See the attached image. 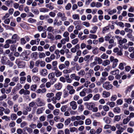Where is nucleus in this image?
I'll return each instance as SVG.
<instances>
[{
	"label": "nucleus",
	"mask_w": 134,
	"mask_h": 134,
	"mask_svg": "<svg viewBox=\"0 0 134 134\" xmlns=\"http://www.w3.org/2000/svg\"><path fill=\"white\" fill-rule=\"evenodd\" d=\"M58 17L60 18L61 20L62 21H65L67 19V17L66 16L65 13L60 12H58L57 14Z\"/></svg>",
	"instance_id": "nucleus-1"
},
{
	"label": "nucleus",
	"mask_w": 134,
	"mask_h": 134,
	"mask_svg": "<svg viewBox=\"0 0 134 134\" xmlns=\"http://www.w3.org/2000/svg\"><path fill=\"white\" fill-rule=\"evenodd\" d=\"M103 87L106 90H109L112 88L113 86L109 82L106 81L103 84Z\"/></svg>",
	"instance_id": "nucleus-2"
},
{
	"label": "nucleus",
	"mask_w": 134,
	"mask_h": 134,
	"mask_svg": "<svg viewBox=\"0 0 134 134\" xmlns=\"http://www.w3.org/2000/svg\"><path fill=\"white\" fill-rule=\"evenodd\" d=\"M110 60L111 62H113V67L115 68L118 65V60L116 58H115L113 56H111L110 57Z\"/></svg>",
	"instance_id": "nucleus-3"
},
{
	"label": "nucleus",
	"mask_w": 134,
	"mask_h": 134,
	"mask_svg": "<svg viewBox=\"0 0 134 134\" xmlns=\"http://www.w3.org/2000/svg\"><path fill=\"white\" fill-rule=\"evenodd\" d=\"M20 57L22 60L26 61H28L29 60L26 51L22 52L20 55Z\"/></svg>",
	"instance_id": "nucleus-4"
},
{
	"label": "nucleus",
	"mask_w": 134,
	"mask_h": 134,
	"mask_svg": "<svg viewBox=\"0 0 134 134\" xmlns=\"http://www.w3.org/2000/svg\"><path fill=\"white\" fill-rule=\"evenodd\" d=\"M70 105L72 110H75L77 108L76 102L74 101L71 102L70 103Z\"/></svg>",
	"instance_id": "nucleus-5"
},
{
	"label": "nucleus",
	"mask_w": 134,
	"mask_h": 134,
	"mask_svg": "<svg viewBox=\"0 0 134 134\" xmlns=\"http://www.w3.org/2000/svg\"><path fill=\"white\" fill-rule=\"evenodd\" d=\"M70 77L72 80H75L76 81H79L80 79V77L79 76H76L75 74H73L70 75Z\"/></svg>",
	"instance_id": "nucleus-6"
},
{
	"label": "nucleus",
	"mask_w": 134,
	"mask_h": 134,
	"mask_svg": "<svg viewBox=\"0 0 134 134\" xmlns=\"http://www.w3.org/2000/svg\"><path fill=\"white\" fill-rule=\"evenodd\" d=\"M54 87L55 89L57 90H60L62 87V84L60 82H58L54 85Z\"/></svg>",
	"instance_id": "nucleus-7"
},
{
	"label": "nucleus",
	"mask_w": 134,
	"mask_h": 134,
	"mask_svg": "<svg viewBox=\"0 0 134 134\" xmlns=\"http://www.w3.org/2000/svg\"><path fill=\"white\" fill-rule=\"evenodd\" d=\"M110 93L106 91H103L102 93V96L104 98L109 97L110 96Z\"/></svg>",
	"instance_id": "nucleus-8"
},
{
	"label": "nucleus",
	"mask_w": 134,
	"mask_h": 134,
	"mask_svg": "<svg viewBox=\"0 0 134 134\" xmlns=\"http://www.w3.org/2000/svg\"><path fill=\"white\" fill-rule=\"evenodd\" d=\"M53 70L55 71L54 73L55 74L56 77H59L62 75V72L58 70V68Z\"/></svg>",
	"instance_id": "nucleus-9"
},
{
	"label": "nucleus",
	"mask_w": 134,
	"mask_h": 134,
	"mask_svg": "<svg viewBox=\"0 0 134 134\" xmlns=\"http://www.w3.org/2000/svg\"><path fill=\"white\" fill-rule=\"evenodd\" d=\"M89 90V91H91V90L89 89H87L86 88H84L83 89V91H81L80 93V95L81 97H84L86 95V93L85 92L87 90Z\"/></svg>",
	"instance_id": "nucleus-10"
},
{
	"label": "nucleus",
	"mask_w": 134,
	"mask_h": 134,
	"mask_svg": "<svg viewBox=\"0 0 134 134\" xmlns=\"http://www.w3.org/2000/svg\"><path fill=\"white\" fill-rule=\"evenodd\" d=\"M46 91L47 90L45 88H43L42 89L40 88L38 89L36 92L37 93H45Z\"/></svg>",
	"instance_id": "nucleus-11"
},
{
	"label": "nucleus",
	"mask_w": 134,
	"mask_h": 134,
	"mask_svg": "<svg viewBox=\"0 0 134 134\" xmlns=\"http://www.w3.org/2000/svg\"><path fill=\"white\" fill-rule=\"evenodd\" d=\"M47 70L45 69L41 70L40 72V74L42 76H45L47 74Z\"/></svg>",
	"instance_id": "nucleus-12"
},
{
	"label": "nucleus",
	"mask_w": 134,
	"mask_h": 134,
	"mask_svg": "<svg viewBox=\"0 0 134 134\" xmlns=\"http://www.w3.org/2000/svg\"><path fill=\"white\" fill-rule=\"evenodd\" d=\"M110 63V61L108 59H106L103 61L102 65L104 66L109 65Z\"/></svg>",
	"instance_id": "nucleus-13"
},
{
	"label": "nucleus",
	"mask_w": 134,
	"mask_h": 134,
	"mask_svg": "<svg viewBox=\"0 0 134 134\" xmlns=\"http://www.w3.org/2000/svg\"><path fill=\"white\" fill-rule=\"evenodd\" d=\"M95 106V104L94 103H89V105H88L87 108L89 110H92Z\"/></svg>",
	"instance_id": "nucleus-14"
},
{
	"label": "nucleus",
	"mask_w": 134,
	"mask_h": 134,
	"mask_svg": "<svg viewBox=\"0 0 134 134\" xmlns=\"http://www.w3.org/2000/svg\"><path fill=\"white\" fill-rule=\"evenodd\" d=\"M69 33L68 31L65 32L63 34V36L64 38L69 40Z\"/></svg>",
	"instance_id": "nucleus-15"
},
{
	"label": "nucleus",
	"mask_w": 134,
	"mask_h": 134,
	"mask_svg": "<svg viewBox=\"0 0 134 134\" xmlns=\"http://www.w3.org/2000/svg\"><path fill=\"white\" fill-rule=\"evenodd\" d=\"M32 79L33 81L35 82H38L40 80V78L35 75L33 76L32 77Z\"/></svg>",
	"instance_id": "nucleus-16"
},
{
	"label": "nucleus",
	"mask_w": 134,
	"mask_h": 134,
	"mask_svg": "<svg viewBox=\"0 0 134 134\" xmlns=\"http://www.w3.org/2000/svg\"><path fill=\"white\" fill-rule=\"evenodd\" d=\"M43 107L38 108L36 110V113L37 114L39 115L43 113Z\"/></svg>",
	"instance_id": "nucleus-17"
},
{
	"label": "nucleus",
	"mask_w": 134,
	"mask_h": 134,
	"mask_svg": "<svg viewBox=\"0 0 134 134\" xmlns=\"http://www.w3.org/2000/svg\"><path fill=\"white\" fill-rule=\"evenodd\" d=\"M19 38V37L16 34H14L12 37V39L14 40L13 41H15V43L16 42L17 40H18Z\"/></svg>",
	"instance_id": "nucleus-18"
},
{
	"label": "nucleus",
	"mask_w": 134,
	"mask_h": 134,
	"mask_svg": "<svg viewBox=\"0 0 134 134\" xmlns=\"http://www.w3.org/2000/svg\"><path fill=\"white\" fill-rule=\"evenodd\" d=\"M57 62L56 61H53L52 62V65L53 67L52 68V69L53 70L58 68L57 67Z\"/></svg>",
	"instance_id": "nucleus-19"
},
{
	"label": "nucleus",
	"mask_w": 134,
	"mask_h": 134,
	"mask_svg": "<svg viewBox=\"0 0 134 134\" xmlns=\"http://www.w3.org/2000/svg\"><path fill=\"white\" fill-rule=\"evenodd\" d=\"M98 28L97 26H94L92 28V29L90 30V32L92 34H95L96 33Z\"/></svg>",
	"instance_id": "nucleus-20"
},
{
	"label": "nucleus",
	"mask_w": 134,
	"mask_h": 134,
	"mask_svg": "<svg viewBox=\"0 0 134 134\" xmlns=\"http://www.w3.org/2000/svg\"><path fill=\"white\" fill-rule=\"evenodd\" d=\"M116 10L115 9H113L112 10L109 9L108 10V14L110 15H112L116 12Z\"/></svg>",
	"instance_id": "nucleus-21"
},
{
	"label": "nucleus",
	"mask_w": 134,
	"mask_h": 134,
	"mask_svg": "<svg viewBox=\"0 0 134 134\" xmlns=\"http://www.w3.org/2000/svg\"><path fill=\"white\" fill-rule=\"evenodd\" d=\"M103 120L104 122L107 124H109L110 122V119L108 117H104L103 119Z\"/></svg>",
	"instance_id": "nucleus-22"
},
{
	"label": "nucleus",
	"mask_w": 134,
	"mask_h": 134,
	"mask_svg": "<svg viewBox=\"0 0 134 134\" xmlns=\"http://www.w3.org/2000/svg\"><path fill=\"white\" fill-rule=\"evenodd\" d=\"M59 50L58 49H56L54 51V53L56 55V58L58 59L60 57V55L59 54Z\"/></svg>",
	"instance_id": "nucleus-23"
},
{
	"label": "nucleus",
	"mask_w": 134,
	"mask_h": 134,
	"mask_svg": "<svg viewBox=\"0 0 134 134\" xmlns=\"http://www.w3.org/2000/svg\"><path fill=\"white\" fill-rule=\"evenodd\" d=\"M100 97V95L99 94H97L93 96V99L94 100H97L99 99Z\"/></svg>",
	"instance_id": "nucleus-24"
},
{
	"label": "nucleus",
	"mask_w": 134,
	"mask_h": 134,
	"mask_svg": "<svg viewBox=\"0 0 134 134\" xmlns=\"http://www.w3.org/2000/svg\"><path fill=\"white\" fill-rule=\"evenodd\" d=\"M119 129H118V130L116 131V134H121L124 130V129L122 127H119Z\"/></svg>",
	"instance_id": "nucleus-25"
},
{
	"label": "nucleus",
	"mask_w": 134,
	"mask_h": 134,
	"mask_svg": "<svg viewBox=\"0 0 134 134\" xmlns=\"http://www.w3.org/2000/svg\"><path fill=\"white\" fill-rule=\"evenodd\" d=\"M25 128L29 134H32L33 132V130L30 127H25Z\"/></svg>",
	"instance_id": "nucleus-26"
},
{
	"label": "nucleus",
	"mask_w": 134,
	"mask_h": 134,
	"mask_svg": "<svg viewBox=\"0 0 134 134\" xmlns=\"http://www.w3.org/2000/svg\"><path fill=\"white\" fill-rule=\"evenodd\" d=\"M39 10L40 12L45 13L48 12L49 10L46 8H40Z\"/></svg>",
	"instance_id": "nucleus-27"
},
{
	"label": "nucleus",
	"mask_w": 134,
	"mask_h": 134,
	"mask_svg": "<svg viewBox=\"0 0 134 134\" xmlns=\"http://www.w3.org/2000/svg\"><path fill=\"white\" fill-rule=\"evenodd\" d=\"M62 94L61 92H58L56 94L55 97L57 98V100H59L61 98V96Z\"/></svg>",
	"instance_id": "nucleus-28"
},
{
	"label": "nucleus",
	"mask_w": 134,
	"mask_h": 134,
	"mask_svg": "<svg viewBox=\"0 0 134 134\" xmlns=\"http://www.w3.org/2000/svg\"><path fill=\"white\" fill-rule=\"evenodd\" d=\"M17 118V115L14 113H13L11 115V118L12 120H15Z\"/></svg>",
	"instance_id": "nucleus-29"
},
{
	"label": "nucleus",
	"mask_w": 134,
	"mask_h": 134,
	"mask_svg": "<svg viewBox=\"0 0 134 134\" xmlns=\"http://www.w3.org/2000/svg\"><path fill=\"white\" fill-rule=\"evenodd\" d=\"M72 18L74 20H79L80 17L77 14H74L72 15Z\"/></svg>",
	"instance_id": "nucleus-30"
},
{
	"label": "nucleus",
	"mask_w": 134,
	"mask_h": 134,
	"mask_svg": "<svg viewBox=\"0 0 134 134\" xmlns=\"http://www.w3.org/2000/svg\"><path fill=\"white\" fill-rule=\"evenodd\" d=\"M68 106L66 105H63L61 108L60 110L61 111L64 112L66 111Z\"/></svg>",
	"instance_id": "nucleus-31"
},
{
	"label": "nucleus",
	"mask_w": 134,
	"mask_h": 134,
	"mask_svg": "<svg viewBox=\"0 0 134 134\" xmlns=\"http://www.w3.org/2000/svg\"><path fill=\"white\" fill-rule=\"evenodd\" d=\"M26 79V77L25 76L21 77L20 78V83L21 84H23L25 82Z\"/></svg>",
	"instance_id": "nucleus-32"
},
{
	"label": "nucleus",
	"mask_w": 134,
	"mask_h": 134,
	"mask_svg": "<svg viewBox=\"0 0 134 134\" xmlns=\"http://www.w3.org/2000/svg\"><path fill=\"white\" fill-rule=\"evenodd\" d=\"M38 105L39 107L44 106L45 105L46 103L43 100H41L38 103Z\"/></svg>",
	"instance_id": "nucleus-33"
},
{
	"label": "nucleus",
	"mask_w": 134,
	"mask_h": 134,
	"mask_svg": "<svg viewBox=\"0 0 134 134\" xmlns=\"http://www.w3.org/2000/svg\"><path fill=\"white\" fill-rule=\"evenodd\" d=\"M78 74L79 75L82 76L85 75V72L84 70H81L78 72Z\"/></svg>",
	"instance_id": "nucleus-34"
},
{
	"label": "nucleus",
	"mask_w": 134,
	"mask_h": 134,
	"mask_svg": "<svg viewBox=\"0 0 134 134\" xmlns=\"http://www.w3.org/2000/svg\"><path fill=\"white\" fill-rule=\"evenodd\" d=\"M46 56L45 53L44 52L39 53V57L40 58H44Z\"/></svg>",
	"instance_id": "nucleus-35"
},
{
	"label": "nucleus",
	"mask_w": 134,
	"mask_h": 134,
	"mask_svg": "<svg viewBox=\"0 0 134 134\" xmlns=\"http://www.w3.org/2000/svg\"><path fill=\"white\" fill-rule=\"evenodd\" d=\"M127 41V40L126 39L123 38L122 40L121 39V40H120L119 44L121 45L123 44L126 43Z\"/></svg>",
	"instance_id": "nucleus-36"
},
{
	"label": "nucleus",
	"mask_w": 134,
	"mask_h": 134,
	"mask_svg": "<svg viewBox=\"0 0 134 134\" xmlns=\"http://www.w3.org/2000/svg\"><path fill=\"white\" fill-rule=\"evenodd\" d=\"M97 64V62H96L94 61L90 64V66L91 68H93Z\"/></svg>",
	"instance_id": "nucleus-37"
},
{
	"label": "nucleus",
	"mask_w": 134,
	"mask_h": 134,
	"mask_svg": "<svg viewBox=\"0 0 134 134\" xmlns=\"http://www.w3.org/2000/svg\"><path fill=\"white\" fill-rule=\"evenodd\" d=\"M115 24H116L117 25L123 28L124 26V24L121 22L115 23Z\"/></svg>",
	"instance_id": "nucleus-38"
},
{
	"label": "nucleus",
	"mask_w": 134,
	"mask_h": 134,
	"mask_svg": "<svg viewBox=\"0 0 134 134\" xmlns=\"http://www.w3.org/2000/svg\"><path fill=\"white\" fill-rule=\"evenodd\" d=\"M92 53L94 54H97L98 53V50L97 47H94L92 51Z\"/></svg>",
	"instance_id": "nucleus-39"
},
{
	"label": "nucleus",
	"mask_w": 134,
	"mask_h": 134,
	"mask_svg": "<svg viewBox=\"0 0 134 134\" xmlns=\"http://www.w3.org/2000/svg\"><path fill=\"white\" fill-rule=\"evenodd\" d=\"M121 109L119 107H116L114 109V112L119 113L120 112Z\"/></svg>",
	"instance_id": "nucleus-40"
},
{
	"label": "nucleus",
	"mask_w": 134,
	"mask_h": 134,
	"mask_svg": "<svg viewBox=\"0 0 134 134\" xmlns=\"http://www.w3.org/2000/svg\"><path fill=\"white\" fill-rule=\"evenodd\" d=\"M59 109H56L53 110V113L54 115H58L59 114Z\"/></svg>",
	"instance_id": "nucleus-41"
},
{
	"label": "nucleus",
	"mask_w": 134,
	"mask_h": 134,
	"mask_svg": "<svg viewBox=\"0 0 134 134\" xmlns=\"http://www.w3.org/2000/svg\"><path fill=\"white\" fill-rule=\"evenodd\" d=\"M5 43L9 44L15 43V41H13L10 39H8L5 41Z\"/></svg>",
	"instance_id": "nucleus-42"
},
{
	"label": "nucleus",
	"mask_w": 134,
	"mask_h": 134,
	"mask_svg": "<svg viewBox=\"0 0 134 134\" xmlns=\"http://www.w3.org/2000/svg\"><path fill=\"white\" fill-rule=\"evenodd\" d=\"M130 120V119L127 117L126 118L123 120V123L124 124H126Z\"/></svg>",
	"instance_id": "nucleus-43"
},
{
	"label": "nucleus",
	"mask_w": 134,
	"mask_h": 134,
	"mask_svg": "<svg viewBox=\"0 0 134 134\" xmlns=\"http://www.w3.org/2000/svg\"><path fill=\"white\" fill-rule=\"evenodd\" d=\"M55 77L54 73H52L49 74L48 76V78L49 79H52L54 78Z\"/></svg>",
	"instance_id": "nucleus-44"
},
{
	"label": "nucleus",
	"mask_w": 134,
	"mask_h": 134,
	"mask_svg": "<svg viewBox=\"0 0 134 134\" xmlns=\"http://www.w3.org/2000/svg\"><path fill=\"white\" fill-rule=\"evenodd\" d=\"M15 122L12 121L9 123V126L10 127H14L15 126Z\"/></svg>",
	"instance_id": "nucleus-45"
},
{
	"label": "nucleus",
	"mask_w": 134,
	"mask_h": 134,
	"mask_svg": "<svg viewBox=\"0 0 134 134\" xmlns=\"http://www.w3.org/2000/svg\"><path fill=\"white\" fill-rule=\"evenodd\" d=\"M84 109L83 106L82 104L79 105L78 108V111L80 112H82Z\"/></svg>",
	"instance_id": "nucleus-46"
},
{
	"label": "nucleus",
	"mask_w": 134,
	"mask_h": 134,
	"mask_svg": "<svg viewBox=\"0 0 134 134\" xmlns=\"http://www.w3.org/2000/svg\"><path fill=\"white\" fill-rule=\"evenodd\" d=\"M69 40L64 38H62L60 41V43L62 44H65L66 42H68Z\"/></svg>",
	"instance_id": "nucleus-47"
},
{
	"label": "nucleus",
	"mask_w": 134,
	"mask_h": 134,
	"mask_svg": "<svg viewBox=\"0 0 134 134\" xmlns=\"http://www.w3.org/2000/svg\"><path fill=\"white\" fill-rule=\"evenodd\" d=\"M37 53L35 52L33 53L31 55V57L32 58L36 59L37 58Z\"/></svg>",
	"instance_id": "nucleus-48"
},
{
	"label": "nucleus",
	"mask_w": 134,
	"mask_h": 134,
	"mask_svg": "<svg viewBox=\"0 0 134 134\" xmlns=\"http://www.w3.org/2000/svg\"><path fill=\"white\" fill-rule=\"evenodd\" d=\"M119 73V70H118L112 71L110 72L111 74L113 75H116L118 74Z\"/></svg>",
	"instance_id": "nucleus-49"
},
{
	"label": "nucleus",
	"mask_w": 134,
	"mask_h": 134,
	"mask_svg": "<svg viewBox=\"0 0 134 134\" xmlns=\"http://www.w3.org/2000/svg\"><path fill=\"white\" fill-rule=\"evenodd\" d=\"M28 21L30 23H36V20L35 19H34L31 18H30L28 20Z\"/></svg>",
	"instance_id": "nucleus-50"
},
{
	"label": "nucleus",
	"mask_w": 134,
	"mask_h": 134,
	"mask_svg": "<svg viewBox=\"0 0 134 134\" xmlns=\"http://www.w3.org/2000/svg\"><path fill=\"white\" fill-rule=\"evenodd\" d=\"M69 130L70 132H73L77 131V129L75 127L70 128Z\"/></svg>",
	"instance_id": "nucleus-51"
},
{
	"label": "nucleus",
	"mask_w": 134,
	"mask_h": 134,
	"mask_svg": "<svg viewBox=\"0 0 134 134\" xmlns=\"http://www.w3.org/2000/svg\"><path fill=\"white\" fill-rule=\"evenodd\" d=\"M124 100L125 102H126L129 104H130L131 103L132 100L130 98H129L127 99L125 98Z\"/></svg>",
	"instance_id": "nucleus-52"
},
{
	"label": "nucleus",
	"mask_w": 134,
	"mask_h": 134,
	"mask_svg": "<svg viewBox=\"0 0 134 134\" xmlns=\"http://www.w3.org/2000/svg\"><path fill=\"white\" fill-rule=\"evenodd\" d=\"M71 122V119L70 118H68L66 119L64 122V124L65 125H68L70 124Z\"/></svg>",
	"instance_id": "nucleus-53"
},
{
	"label": "nucleus",
	"mask_w": 134,
	"mask_h": 134,
	"mask_svg": "<svg viewBox=\"0 0 134 134\" xmlns=\"http://www.w3.org/2000/svg\"><path fill=\"white\" fill-rule=\"evenodd\" d=\"M91 83V82L89 81H87L85 82V83L83 84L84 87L86 88H88L89 85Z\"/></svg>",
	"instance_id": "nucleus-54"
},
{
	"label": "nucleus",
	"mask_w": 134,
	"mask_h": 134,
	"mask_svg": "<svg viewBox=\"0 0 134 134\" xmlns=\"http://www.w3.org/2000/svg\"><path fill=\"white\" fill-rule=\"evenodd\" d=\"M56 126L58 129H61L63 127V124L62 123H59L56 125Z\"/></svg>",
	"instance_id": "nucleus-55"
},
{
	"label": "nucleus",
	"mask_w": 134,
	"mask_h": 134,
	"mask_svg": "<svg viewBox=\"0 0 134 134\" xmlns=\"http://www.w3.org/2000/svg\"><path fill=\"white\" fill-rule=\"evenodd\" d=\"M40 121L41 122H43L46 120V117L44 115L41 116L39 118Z\"/></svg>",
	"instance_id": "nucleus-56"
},
{
	"label": "nucleus",
	"mask_w": 134,
	"mask_h": 134,
	"mask_svg": "<svg viewBox=\"0 0 134 134\" xmlns=\"http://www.w3.org/2000/svg\"><path fill=\"white\" fill-rule=\"evenodd\" d=\"M78 41L79 40L77 38H75L72 41L71 43L74 45H75L78 42Z\"/></svg>",
	"instance_id": "nucleus-57"
},
{
	"label": "nucleus",
	"mask_w": 134,
	"mask_h": 134,
	"mask_svg": "<svg viewBox=\"0 0 134 134\" xmlns=\"http://www.w3.org/2000/svg\"><path fill=\"white\" fill-rule=\"evenodd\" d=\"M37 88V85L35 84L31 85L30 87L31 90L32 91H34Z\"/></svg>",
	"instance_id": "nucleus-58"
},
{
	"label": "nucleus",
	"mask_w": 134,
	"mask_h": 134,
	"mask_svg": "<svg viewBox=\"0 0 134 134\" xmlns=\"http://www.w3.org/2000/svg\"><path fill=\"white\" fill-rule=\"evenodd\" d=\"M47 107L49 109L52 110L54 109V106L51 103H48L47 105Z\"/></svg>",
	"instance_id": "nucleus-59"
},
{
	"label": "nucleus",
	"mask_w": 134,
	"mask_h": 134,
	"mask_svg": "<svg viewBox=\"0 0 134 134\" xmlns=\"http://www.w3.org/2000/svg\"><path fill=\"white\" fill-rule=\"evenodd\" d=\"M54 96V94L53 93H48L47 94L46 96L48 98H50Z\"/></svg>",
	"instance_id": "nucleus-60"
},
{
	"label": "nucleus",
	"mask_w": 134,
	"mask_h": 134,
	"mask_svg": "<svg viewBox=\"0 0 134 134\" xmlns=\"http://www.w3.org/2000/svg\"><path fill=\"white\" fill-rule=\"evenodd\" d=\"M108 57V56L105 53L103 54L100 56L101 58L103 59H107Z\"/></svg>",
	"instance_id": "nucleus-61"
},
{
	"label": "nucleus",
	"mask_w": 134,
	"mask_h": 134,
	"mask_svg": "<svg viewBox=\"0 0 134 134\" xmlns=\"http://www.w3.org/2000/svg\"><path fill=\"white\" fill-rule=\"evenodd\" d=\"M103 110L105 111H108L109 110V107L107 105H105L103 107Z\"/></svg>",
	"instance_id": "nucleus-62"
},
{
	"label": "nucleus",
	"mask_w": 134,
	"mask_h": 134,
	"mask_svg": "<svg viewBox=\"0 0 134 134\" xmlns=\"http://www.w3.org/2000/svg\"><path fill=\"white\" fill-rule=\"evenodd\" d=\"M117 98V96L116 95H113L111 97L110 100L112 101H115L116 100Z\"/></svg>",
	"instance_id": "nucleus-63"
},
{
	"label": "nucleus",
	"mask_w": 134,
	"mask_h": 134,
	"mask_svg": "<svg viewBox=\"0 0 134 134\" xmlns=\"http://www.w3.org/2000/svg\"><path fill=\"white\" fill-rule=\"evenodd\" d=\"M129 119L130 120L131 118H134V113L133 112H131L129 116H127Z\"/></svg>",
	"instance_id": "nucleus-64"
}]
</instances>
